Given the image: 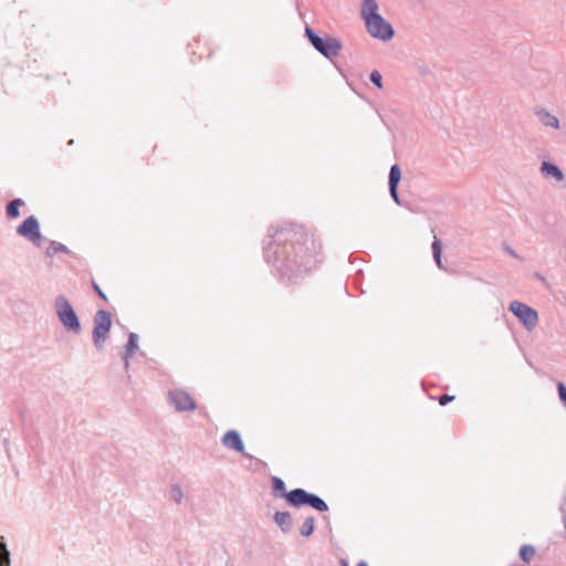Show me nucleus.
<instances>
[{
	"mask_svg": "<svg viewBox=\"0 0 566 566\" xmlns=\"http://www.w3.org/2000/svg\"><path fill=\"white\" fill-rule=\"evenodd\" d=\"M291 507L301 509L303 506H308L317 512L328 511L327 503L315 493L308 492L302 488L293 489L291 490Z\"/></svg>",
	"mask_w": 566,
	"mask_h": 566,
	"instance_id": "39448f33",
	"label": "nucleus"
},
{
	"mask_svg": "<svg viewBox=\"0 0 566 566\" xmlns=\"http://www.w3.org/2000/svg\"><path fill=\"white\" fill-rule=\"evenodd\" d=\"M541 172L545 176V177H552L554 178L556 181H563L564 178H565V175L563 172V170L555 164L551 163V161H543L542 165H541Z\"/></svg>",
	"mask_w": 566,
	"mask_h": 566,
	"instance_id": "4468645a",
	"label": "nucleus"
},
{
	"mask_svg": "<svg viewBox=\"0 0 566 566\" xmlns=\"http://www.w3.org/2000/svg\"><path fill=\"white\" fill-rule=\"evenodd\" d=\"M273 520L283 533L291 532L293 526V520L290 512L277 511L274 513Z\"/></svg>",
	"mask_w": 566,
	"mask_h": 566,
	"instance_id": "ddd939ff",
	"label": "nucleus"
},
{
	"mask_svg": "<svg viewBox=\"0 0 566 566\" xmlns=\"http://www.w3.org/2000/svg\"><path fill=\"white\" fill-rule=\"evenodd\" d=\"M342 566H349L348 563L345 559L340 560Z\"/></svg>",
	"mask_w": 566,
	"mask_h": 566,
	"instance_id": "2f4dec72",
	"label": "nucleus"
},
{
	"mask_svg": "<svg viewBox=\"0 0 566 566\" xmlns=\"http://www.w3.org/2000/svg\"><path fill=\"white\" fill-rule=\"evenodd\" d=\"M509 311L517 317L523 326L528 331L534 329L538 324L537 312L525 303L513 301L510 303Z\"/></svg>",
	"mask_w": 566,
	"mask_h": 566,
	"instance_id": "0eeeda50",
	"label": "nucleus"
},
{
	"mask_svg": "<svg viewBox=\"0 0 566 566\" xmlns=\"http://www.w3.org/2000/svg\"><path fill=\"white\" fill-rule=\"evenodd\" d=\"M272 495L275 499H284L290 505L291 503V491H286L284 481L279 476H272L271 479Z\"/></svg>",
	"mask_w": 566,
	"mask_h": 566,
	"instance_id": "f8f14e48",
	"label": "nucleus"
},
{
	"mask_svg": "<svg viewBox=\"0 0 566 566\" xmlns=\"http://www.w3.org/2000/svg\"><path fill=\"white\" fill-rule=\"evenodd\" d=\"M221 442L226 448L242 454L244 458H252L249 453H245L244 443L239 431L234 429L227 431L223 434Z\"/></svg>",
	"mask_w": 566,
	"mask_h": 566,
	"instance_id": "9d476101",
	"label": "nucleus"
},
{
	"mask_svg": "<svg viewBox=\"0 0 566 566\" xmlns=\"http://www.w3.org/2000/svg\"><path fill=\"white\" fill-rule=\"evenodd\" d=\"M365 27L370 36L381 41H389L395 35L392 25L382 15L371 17L365 21Z\"/></svg>",
	"mask_w": 566,
	"mask_h": 566,
	"instance_id": "6e6552de",
	"label": "nucleus"
},
{
	"mask_svg": "<svg viewBox=\"0 0 566 566\" xmlns=\"http://www.w3.org/2000/svg\"><path fill=\"white\" fill-rule=\"evenodd\" d=\"M0 538V566H8L10 565V552L3 541V537Z\"/></svg>",
	"mask_w": 566,
	"mask_h": 566,
	"instance_id": "5701e85b",
	"label": "nucleus"
},
{
	"mask_svg": "<svg viewBox=\"0 0 566 566\" xmlns=\"http://www.w3.org/2000/svg\"><path fill=\"white\" fill-rule=\"evenodd\" d=\"M168 399L178 412L195 411L197 409L196 400L182 389L170 390Z\"/></svg>",
	"mask_w": 566,
	"mask_h": 566,
	"instance_id": "1a4fd4ad",
	"label": "nucleus"
},
{
	"mask_svg": "<svg viewBox=\"0 0 566 566\" xmlns=\"http://www.w3.org/2000/svg\"><path fill=\"white\" fill-rule=\"evenodd\" d=\"M92 287L99 298H102L105 302L107 301L106 294L102 291V289L95 281H92Z\"/></svg>",
	"mask_w": 566,
	"mask_h": 566,
	"instance_id": "bb28decb",
	"label": "nucleus"
},
{
	"mask_svg": "<svg viewBox=\"0 0 566 566\" xmlns=\"http://www.w3.org/2000/svg\"><path fill=\"white\" fill-rule=\"evenodd\" d=\"M504 251L510 254L511 256L515 258V259H518V260H522V258L516 253V251L511 248L510 245H505L504 247Z\"/></svg>",
	"mask_w": 566,
	"mask_h": 566,
	"instance_id": "c85d7f7f",
	"label": "nucleus"
},
{
	"mask_svg": "<svg viewBox=\"0 0 566 566\" xmlns=\"http://www.w3.org/2000/svg\"><path fill=\"white\" fill-rule=\"evenodd\" d=\"M401 180V170L398 164H394L390 167L389 170V177H388V187H389V193L395 203L398 206H402V202L399 197L398 192V186Z\"/></svg>",
	"mask_w": 566,
	"mask_h": 566,
	"instance_id": "9b49d317",
	"label": "nucleus"
},
{
	"mask_svg": "<svg viewBox=\"0 0 566 566\" xmlns=\"http://www.w3.org/2000/svg\"><path fill=\"white\" fill-rule=\"evenodd\" d=\"M124 359V367L125 369H128L129 367V358H123Z\"/></svg>",
	"mask_w": 566,
	"mask_h": 566,
	"instance_id": "c756f323",
	"label": "nucleus"
},
{
	"mask_svg": "<svg viewBox=\"0 0 566 566\" xmlns=\"http://www.w3.org/2000/svg\"><path fill=\"white\" fill-rule=\"evenodd\" d=\"M56 316L62 326L71 333L80 334L82 331L80 318L65 295L59 294L54 300Z\"/></svg>",
	"mask_w": 566,
	"mask_h": 566,
	"instance_id": "7ed1b4c3",
	"label": "nucleus"
},
{
	"mask_svg": "<svg viewBox=\"0 0 566 566\" xmlns=\"http://www.w3.org/2000/svg\"><path fill=\"white\" fill-rule=\"evenodd\" d=\"M431 249H432V256H433V260H434V263L437 264V266L444 272H449L447 266L442 262V242L437 237H434V240L431 244Z\"/></svg>",
	"mask_w": 566,
	"mask_h": 566,
	"instance_id": "a211bd4d",
	"label": "nucleus"
},
{
	"mask_svg": "<svg viewBox=\"0 0 566 566\" xmlns=\"http://www.w3.org/2000/svg\"><path fill=\"white\" fill-rule=\"evenodd\" d=\"M321 244L303 226L286 223L270 227L263 244V258L284 284L295 283L319 261Z\"/></svg>",
	"mask_w": 566,
	"mask_h": 566,
	"instance_id": "f257e3e1",
	"label": "nucleus"
},
{
	"mask_svg": "<svg viewBox=\"0 0 566 566\" xmlns=\"http://www.w3.org/2000/svg\"><path fill=\"white\" fill-rule=\"evenodd\" d=\"M170 497L177 504H181L184 500V492L179 484H172L170 489Z\"/></svg>",
	"mask_w": 566,
	"mask_h": 566,
	"instance_id": "b1692460",
	"label": "nucleus"
},
{
	"mask_svg": "<svg viewBox=\"0 0 566 566\" xmlns=\"http://www.w3.org/2000/svg\"><path fill=\"white\" fill-rule=\"evenodd\" d=\"M25 206V202L21 198H14L7 202L6 205V216L8 219L13 220L18 219L20 213V208Z\"/></svg>",
	"mask_w": 566,
	"mask_h": 566,
	"instance_id": "2eb2a0df",
	"label": "nucleus"
},
{
	"mask_svg": "<svg viewBox=\"0 0 566 566\" xmlns=\"http://www.w3.org/2000/svg\"><path fill=\"white\" fill-rule=\"evenodd\" d=\"M454 398H455L454 396H450V395L444 394V395L439 397V403H440V406H446L449 402H451L452 400H454Z\"/></svg>",
	"mask_w": 566,
	"mask_h": 566,
	"instance_id": "cd10ccee",
	"label": "nucleus"
},
{
	"mask_svg": "<svg viewBox=\"0 0 566 566\" xmlns=\"http://www.w3.org/2000/svg\"><path fill=\"white\" fill-rule=\"evenodd\" d=\"M56 253L70 254L71 251L65 244L57 241H51L50 245L45 250V256L53 258Z\"/></svg>",
	"mask_w": 566,
	"mask_h": 566,
	"instance_id": "aec40b11",
	"label": "nucleus"
},
{
	"mask_svg": "<svg viewBox=\"0 0 566 566\" xmlns=\"http://www.w3.org/2000/svg\"><path fill=\"white\" fill-rule=\"evenodd\" d=\"M369 81L378 88H381L382 87V76L381 74L377 71V70H374L370 74H369Z\"/></svg>",
	"mask_w": 566,
	"mask_h": 566,
	"instance_id": "393cba45",
	"label": "nucleus"
},
{
	"mask_svg": "<svg viewBox=\"0 0 566 566\" xmlns=\"http://www.w3.org/2000/svg\"><path fill=\"white\" fill-rule=\"evenodd\" d=\"M538 120L547 127L559 128V119L544 108H539L535 112Z\"/></svg>",
	"mask_w": 566,
	"mask_h": 566,
	"instance_id": "dca6fc26",
	"label": "nucleus"
},
{
	"mask_svg": "<svg viewBox=\"0 0 566 566\" xmlns=\"http://www.w3.org/2000/svg\"><path fill=\"white\" fill-rule=\"evenodd\" d=\"M360 15L365 21L371 19V17L380 15L378 13V3L376 0H364L361 4Z\"/></svg>",
	"mask_w": 566,
	"mask_h": 566,
	"instance_id": "f3484780",
	"label": "nucleus"
},
{
	"mask_svg": "<svg viewBox=\"0 0 566 566\" xmlns=\"http://www.w3.org/2000/svg\"><path fill=\"white\" fill-rule=\"evenodd\" d=\"M315 531V517L307 516L302 526L300 527V535L302 537H310Z\"/></svg>",
	"mask_w": 566,
	"mask_h": 566,
	"instance_id": "412c9836",
	"label": "nucleus"
},
{
	"mask_svg": "<svg viewBox=\"0 0 566 566\" xmlns=\"http://www.w3.org/2000/svg\"><path fill=\"white\" fill-rule=\"evenodd\" d=\"M535 553L536 551L533 545L524 544L520 547L518 555L520 558L527 564L534 557Z\"/></svg>",
	"mask_w": 566,
	"mask_h": 566,
	"instance_id": "4be33fe9",
	"label": "nucleus"
},
{
	"mask_svg": "<svg viewBox=\"0 0 566 566\" xmlns=\"http://www.w3.org/2000/svg\"><path fill=\"white\" fill-rule=\"evenodd\" d=\"M15 232L19 237L31 242L36 248H41L43 243L46 241V238L43 237L41 232L40 221L33 214L27 217L17 227Z\"/></svg>",
	"mask_w": 566,
	"mask_h": 566,
	"instance_id": "423d86ee",
	"label": "nucleus"
},
{
	"mask_svg": "<svg viewBox=\"0 0 566 566\" xmlns=\"http://www.w3.org/2000/svg\"><path fill=\"white\" fill-rule=\"evenodd\" d=\"M304 34L311 45L327 60L336 57L343 48L340 40L328 35L321 36L308 25L305 27Z\"/></svg>",
	"mask_w": 566,
	"mask_h": 566,
	"instance_id": "f03ea898",
	"label": "nucleus"
},
{
	"mask_svg": "<svg viewBox=\"0 0 566 566\" xmlns=\"http://www.w3.org/2000/svg\"><path fill=\"white\" fill-rule=\"evenodd\" d=\"M356 566H368V564L365 560H360Z\"/></svg>",
	"mask_w": 566,
	"mask_h": 566,
	"instance_id": "7c9ffc66",
	"label": "nucleus"
},
{
	"mask_svg": "<svg viewBox=\"0 0 566 566\" xmlns=\"http://www.w3.org/2000/svg\"><path fill=\"white\" fill-rule=\"evenodd\" d=\"M93 323L92 340L96 350L102 352L109 337L112 314L106 310H98L93 317Z\"/></svg>",
	"mask_w": 566,
	"mask_h": 566,
	"instance_id": "20e7f679",
	"label": "nucleus"
},
{
	"mask_svg": "<svg viewBox=\"0 0 566 566\" xmlns=\"http://www.w3.org/2000/svg\"><path fill=\"white\" fill-rule=\"evenodd\" d=\"M557 392L560 402L563 403L564 407H566V385L564 382H557Z\"/></svg>",
	"mask_w": 566,
	"mask_h": 566,
	"instance_id": "a878e982",
	"label": "nucleus"
},
{
	"mask_svg": "<svg viewBox=\"0 0 566 566\" xmlns=\"http://www.w3.org/2000/svg\"><path fill=\"white\" fill-rule=\"evenodd\" d=\"M138 348V335L129 333L127 343L125 344V353L123 358H132L135 350Z\"/></svg>",
	"mask_w": 566,
	"mask_h": 566,
	"instance_id": "6ab92c4d",
	"label": "nucleus"
}]
</instances>
